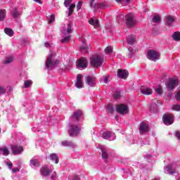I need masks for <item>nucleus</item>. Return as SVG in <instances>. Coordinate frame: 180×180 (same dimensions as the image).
Returning a JSON list of instances; mask_svg holds the SVG:
<instances>
[{"label": "nucleus", "mask_w": 180, "mask_h": 180, "mask_svg": "<svg viewBox=\"0 0 180 180\" xmlns=\"http://www.w3.org/2000/svg\"><path fill=\"white\" fill-rule=\"evenodd\" d=\"M57 64H58V60H56L54 53L51 51V49H50V54L45 62V70L52 71Z\"/></svg>", "instance_id": "1"}, {"label": "nucleus", "mask_w": 180, "mask_h": 180, "mask_svg": "<svg viewBox=\"0 0 180 180\" xmlns=\"http://www.w3.org/2000/svg\"><path fill=\"white\" fill-rule=\"evenodd\" d=\"M98 153L101 154L104 161H106V160L110 158V157H115V152L108 148H106L103 146H98Z\"/></svg>", "instance_id": "2"}, {"label": "nucleus", "mask_w": 180, "mask_h": 180, "mask_svg": "<svg viewBox=\"0 0 180 180\" xmlns=\"http://www.w3.org/2000/svg\"><path fill=\"white\" fill-rule=\"evenodd\" d=\"M79 131H81V125L79 123L76 124L74 123L69 124L68 134L70 137L78 136V134H79Z\"/></svg>", "instance_id": "3"}, {"label": "nucleus", "mask_w": 180, "mask_h": 180, "mask_svg": "<svg viewBox=\"0 0 180 180\" xmlns=\"http://www.w3.org/2000/svg\"><path fill=\"white\" fill-rule=\"evenodd\" d=\"M103 56L94 55L90 58V63L93 67H101L103 64Z\"/></svg>", "instance_id": "4"}, {"label": "nucleus", "mask_w": 180, "mask_h": 180, "mask_svg": "<svg viewBox=\"0 0 180 180\" xmlns=\"http://www.w3.org/2000/svg\"><path fill=\"white\" fill-rule=\"evenodd\" d=\"M70 120L72 122V123L75 122L77 123H80V122L84 120V112L81 110H75L73 112V115L71 116Z\"/></svg>", "instance_id": "5"}, {"label": "nucleus", "mask_w": 180, "mask_h": 180, "mask_svg": "<svg viewBox=\"0 0 180 180\" xmlns=\"http://www.w3.org/2000/svg\"><path fill=\"white\" fill-rule=\"evenodd\" d=\"M126 25L128 27H133L136 23V16L134 14L129 13L125 15Z\"/></svg>", "instance_id": "6"}, {"label": "nucleus", "mask_w": 180, "mask_h": 180, "mask_svg": "<svg viewBox=\"0 0 180 180\" xmlns=\"http://www.w3.org/2000/svg\"><path fill=\"white\" fill-rule=\"evenodd\" d=\"M147 58L150 60V61H157V60H160V53L157 52V51L150 49L147 52Z\"/></svg>", "instance_id": "7"}, {"label": "nucleus", "mask_w": 180, "mask_h": 180, "mask_svg": "<svg viewBox=\"0 0 180 180\" xmlns=\"http://www.w3.org/2000/svg\"><path fill=\"white\" fill-rule=\"evenodd\" d=\"M139 130L141 136H147L150 132V127H148V124H146V122H142L139 124Z\"/></svg>", "instance_id": "8"}, {"label": "nucleus", "mask_w": 180, "mask_h": 180, "mask_svg": "<svg viewBox=\"0 0 180 180\" xmlns=\"http://www.w3.org/2000/svg\"><path fill=\"white\" fill-rule=\"evenodd\" d=\"M162 120L164 124L166 126H171V124H174V116L171 114H165L162 116Z\"/></svg>", "instance_id": "9"}, {"label": "nucleus", "mask_w": 180, "mask_h": 180, "mask_svg": "<svg viewBox=\"0 0 180 180\" xmlns=\"http://www.w3.org/2000/svg\"><path fill=\"white\" fill-rule=\"evenodd\" d=\"M116 111L120 115H126L129 113V106L124 104H120L116 105Z\"/></svg>", "instance_id": "10"}, {"label": "nucleus", "mask_w": 180, "mask_h": 180, "mask_svg": "<svg viewBox=\"0 0 180 180\" xmlns=\"http://www.w3.org/2000/svg\"><path fill=\"white\" fill-rule=\"evenodd\" d=\"M40 172L42 176H49L53 172V168L51 166L44 165L41 168Z\"/></svg>", "instance_id": "11"}, {"label": "nucleus", "mask_w": 180, "mask_h": 180, "mask_svg": "<svg viewBox=\"0 0 180 180\" xmlns=\"http://www.w3.org/2000/svg\"><path fill=\"white\" fill-rule=\"evenodd\" d=\"M62 34L67 36V34H71L72 33V24L69 22L66 25H64L61 30Z\"/></svg>", "instance_id": "12"}, {"label": "nucleus", "mask_w": 180, "mask_h": 180, "mask_svg": "<svg viewBox=\"0 0 180 180\" xmlns=\"http://www.w3.org/2000/svg\"><path fill=\"white\" fill-rule=\"evenodd\" d=\"M175 168H176V163H172L165 167V172L169 175H172V174L176 172Z\"/></svg>", "instance_id": "13"}, {"label": "nucleus", "mask_w": 180, "mask_h": 180, "mask_svg": "<svg viewBox=\"0 0 180 180\" xmlns=\"http://www.w3.org/2000/svg\"><path fill=\"white\" fill-rule=\"evenodd\" d=\"M166 86L169 91H172L176 86H178V81L172 78L169 79L168 82L166 83Z\"/></svg>", "instance_id": "14"}, {"label": "nucleus", "mask_w": 180, "mask_h": 180, "mask_svg": "<svg viewBox=\"0 0 180 180\" xmlns=\"http://www.w3.org/2000/svg\"><path fill=\"white\" fill-rule=\"evenodd\" d=\"M103 139L105 140H109V141H113L116 139V134L110 131H105L102 134Z\"/></svg>", "instance_id": "15"}, {"label": "nucleus", "mask_w": 180, "mask_h": 180, "mask_svg": "<svg viewBox=\"0 0 180 180\" xmlns=\"http://www.w3.org/2000/svg\"><path fill=\"white\" fill-rule=\"evenodd\" d=\"M85 79H86V83L87 84V85H89V86H91V88H94V86L96 85V77L89 75L86 77Z\"/></svg>", "instance_id": "16"}, {"label": "nucleus", "mask_w": 180, "mask_h": 180, "mask_svg": "<svg viewBox=\"0 0 180 180\" xmlns=\"http://www.w3.org/2000/svg\"><path fill=\"white\" fill-rule=\"evenodd\" d=\"M88 65V60H86V58L82 57L80 59L77 61V68L79 69H85L86 68V65Z\"/></svg>", "instance_id": "17"}, {"label": "nucleus", "mask_w": 180, "mask_h": 180, "mask_svg": "<svg viewBox=\"0 0 180 180\" xmlns=\"http://www.w3.org/2000/svg\"><path fill=\"white\" fill-rule=\"evenodd\" d=\"M11 150L13 151V154L16 155L18 154H20V153L23 151V147H22L20 145L13 144L11 146Z\"/></svg>", "instance_id": "18"}, {"label": "nucleus", "mask_w": 180, "mask_h": 180, "mask_svg": "<svg viewBox=\"0 0 180 180\" xmlns=\"http://www.w3.org/2000/svg\"><path fill=\"white\" fill-rule=\"evenodd\" d=\"M141 93L143 95H152L153 89H151V87H149L148 86H141Z\"/></svg>", "instance_id": "19"}, {"label": "nucleus", "mask_w": 180, "mask_h": 180, "mask_svg": "<svg viewBox=\"0 0 180 180\" xmlns=\"http://www.w3.org/2000/svg\"><path fill=\"white\" fill-rule=\"evenodd\" d=\"M117 77L122 79H126L129 77V72L127 70L119 69L117 70Z\"/></svg>", "instance_id": "20"}, {"label": "nucleus", "mask_w": 180, "mask_h": 180, "mask_svg": "<svg viewBox=\"0 0 180 180\" xmlns=\"http://www.w3.org/2000/svg\"><path fill=\"white\" fill-rule=\"evenodd\" d=\"M82 75H78L76 78L75 87L78 89L84 88V82H82Z\"/></svg>", "instance_id": "21"}, {"label": "nucleus", "mask_w": 180, "mask_h": 180, "mask_svg": "<svg viewBox=\"0 0 180 180\" xmlns=\"http://www.w3.org/2000/svg\"><path fill=\"white\" fill-rule=\"evenodd\" d=\"M127 43L129 46H134L137 43V38L133 34L129 35L127 37Z\"/></svg>", "instance_id": "22"}, {"label": "nucleus", "mask_w": 180, "mask_h": 180, "mask_svg": "<svg viewBox=\"0 0 180 180\" xmlns=\"http://www.w3.org/2000/svg\"><path fill=\"white\" fill-rule=\"evenodd\" d=\"M174 22H175V17L172 15H167L166 17L165 23L167 26H173Z\"/></svg>", "instance_id": "23"}, {"label": "nucleus", "mask_w": 180, "mask_h": 180, "mask_svg": "<svg viewBox=\"0 0 180 180\" xmlns=\"http://www.w3.org/2000/svg\"><path fill=\"white\" fill-rule=\"evenodd\" d=\"M62 146L63 147H71L72 148H75V143L70 141H64L62 142Z\"/></svg>", "instance_id": "24"}, {"label": "nucleus", "mask_w": 180, "mask_h": 180, "mask_svg": "<svg viewBox=\"0 0 180 180\" xmlns=\"http://www.w3.org/2000/svg\"><path fill=\"white\" fill-rule=\"evenodd\" d=\"M51 161H54L55 164H58L60 159L58 158V155L57 153H52L49 155Z\"/></svg>", "instance_id": "25"}, {"label": "nucleus", "mask_w": 180, "mask_h": 180, "mask_svg": "<svg viewBox=\"0 0 180 180\" xmlns=\"http://www.w3.org/2000/svg\"><path fill=\"white\" fill-rule=\"evenodd\" d=\"M83 45L80 46V51H85L86 53H88V49H89V44L86 45V41L84 39L82 41Z\"/></svg>", "instance_id": "26"}, {"label": "nucleus", "mask_w": 180, "mask_h": 180, "mask_svg": "<svg viewBox=\"0 0 180 180\" xmlns=\"http://www.w3.org/2000/svg\"><path fill=\"white\" fill-rule=\"evenodd\" d=\"M11 16H13V18H14L15 19H17V18H19V16H20V13L17 8H13V11H11Z\"/></svg>", "instance_id": "27"}, {"label": "nucleus", "mask_w": 180, "mask_h": 180, "mask_svg": "<svg viewBox=\"0 0 180 180\" xmlns=\"http://www.w3.org/2000/svg\"><path fill=\"white\" fill-rule=\"evenodd\" d=\"M150 113H157L158 112V105L156 103H152L150 107Z\"/></svg>", "instance_id": "28"}, {"label": "nucleus", "mask_w": 180, "mask_h": 180, "mask_svg": "<svg viewBox=\"0 0 180 180\" xmlns=\"http://www.w3.org/2000/svg\"><path fill=\"white\" fill-rule=\"evenodd\" d=\"M30 166L32 168H37V167H40V164L39 163V160L37 159H32L30 160Z\"/></svg>", "instance_id": "29"}, {"label": "nucleus", "mask_w": 180, "mask_h": 180, "mask_svg": "<svg viewBox=\"0 0 180 180\" xmlns=\"http://www.w3.org/2000/svg\"><path fill=\"white\" fill-rule=\"evenodd\" d=\"M89 22L90 25L94 26V27H99V20L98 19L94 20V18H91L89 20Z\"/></svg>", "instance_id": "30"}, {"label": "nucleus", "mask_w": 180, "mask_h": 180, "mask_svg": "<svg viewBox=\"0 0 180 180\" xmlns=\"http://www.w3.org/2000/svg\"><path fill=\"white\" fill-rule=\"evenodd\" d=\"M4 33L6 34H7V36H9L10 37H12V36H13L14 34V32L12 29L9 28V27H6L4 29Z\"/></svg>", "instance_id": "31"}, {"label": "nucleus", "mask_w": 180, "mask_h": 180, "mask_svg": "<svg viewBox=\"0 0 180 180\" xmlns=\"http://www.w3.org/2000/svg\"><path fill=\"white\" fill-rule=\"evenodd\" d=\"M46 19L48 20V23L50 25L51 23H53L56 20V15L54 14H51L50 15H48L46 17Z\"/></svg>", "instance_id": "32"}, {"label": "nucleus", "mask_w": 180, "mask_h": 180, "mask_svg": "<svg viewBox=\"0 0 180 180\" xmlns=\"http://www.w3.org/2000/svg\"><path fill=\"white\" fill-rule=\"evenodd\" d=\"M172 39L175 41H179L180 40V32H174L172 36Z\"/></svg>", "instance_id": "33"}, {"label": "nucleus", "mask_w": 180, "mask_h": 180, "mask_svg": "<svg viewBox=\"0 0 180 180\" xmlns=\"http://www.w3.org/2000/svg\"><path fill=\"white\" fill-rule=\"evenodd\" d=\"M129 53H128V57L129 58H131L134 56V53H136V50H134L133 48H131L130 46H127Z\"/></svg>", "instance_id": "34"}, {"label": "nucleus", "mask_w": 180, "mask_h": 180, "mask_svg": "<svg viewBox=\"0 0 180 180\" xmlns=\"http://www.w3.org/2000/svg\"><path fill=\"white\" fill-rule=\"evenodd\" d=\"M89 5L90 8H93L95 10L98 9V4H96V1L95 0H90Z\"/></svg>", "instance_id": "35"}, {"label": "nucleus", "mask_w": 180, "mask_h": 180, "mask_svg": "<svg viewBox=\"0 0 180 180\" xmlns=\"http://www.w3.org/2000/svg\"><path fill=\"white\" fill-rule=\"evenodd\" d=\"M106 109L108 113H113L115 112V107L112 104H108L106 105Z\"/></svg>", "instance_id": "36"}, {"label": "nucleus", "mask_w": 180, "mask_h": 180, "mask_svg": "<svg viewBox=\"0 0 180 180\" xmlns=\"http://www.w3.org/2000/svg\"><path fill=\"white\" fill-rule=\"evenodd\" d=\"M75 8V4H71L68 8V16H71L74 12V8Z\"/></svg>", "instance_id": "37"}, {"label": "nucleus", "mask_w": 180, "mask_h": 180, "mask_svg": "<svg viewBox=\"0 0 180 180\" xmlns=\"http://www.w3.org/2000/svg\"><path fill=\"white\" fill-rule=\"evenodd\" d=\"M42 125L41 124H37L35 125V127L32 128V131H36L37 130L38 133H40L41 130L40 129H43L41 128Z\"/></svg>", "instance_id": "38"}, {"label": "nucleus", "mask_w": 180, "mask_h": 180, "mask_svg": "<svg viewBox=\"0 0 180 180\" xmlns=\"http://www.w3.org/2000/svg\"><path fill=\"white\" fill-rule=\"evenodd\" d=\"M70 38H71V35L63 37L62 39H60V43H63V44L68 43V41H70Z\"/></svg>", "instance_id": "39"}, {"label": "nucleus", "mask_w": 180, "mask_h": 180, "mask_svg": "<svg viewBox=\"0 0 180 180\" xmlns=\"http://www.w3.org/2000/svg\"><path fill=\"white\" fill-rule=\"evenodd\" d=\"M5 16H6V11L0 10V22H2L5 19Z\"/></svg>", "instance_id": "40"}, {"label": "nucleus", "mask_w": 180, "mask_h": 180, "mask_svg": "<svg viewBox=\"0 0 180 180\" xmlns=\"http://www.w3.org/2000/svg\"><path fill=\"white\" fill-rule=\"evenodd\" d=\"M12 61H13V57L9 56L4 60V64H11Z\"/></svg>", "instance_id": "41"}, {"label": "nucleus", "mask_w": 180, "mask_h": 180, "mask_svg": "<svg viewBox=\"0 0 180 180\" xmlns=\"http://www.w3.org/2000/svg\"><path fill=\"white\" fill-rule=\"evenodd\" d=\"M32 80H25L24 82V88H30V86L32 85Z\"/></svg>", "instance_id": "42"}, {"label": "nucleus", "mask_w": 180, "mask_h": 180, "mask_svg": "<svg viewBox=\"0 0 180 180\" xmlns=\"http://www.w3.org/2000/svg\"><path fill=\"white\" fill-rule=\"evenodd\" d=\"M98 8H100L101 9H105L108 8V4L106 2L98 4Z\"/></svg>", "instance_id": "43"}, {"label": "nucleus", "mask_w": 180, "mask_h": 180, "mask_svg": "<svg viewBox=\"0 0 180 180\" xmlns=\"http://www.w3.org/2000/svg\"><path fill=\"white\" fill-rule=\"evenodd\" d=\"M152 20L153 23H160V22H161V18L158 15H154Z\"/></svg>", "instance_id": "44"}, {"label": "nucleus", "mask_w": 180, "mask_h": 180, "mask_svg": "<svg viewBox=\"0 0 180 180\" xmlns=\"http://www.w3.org/2000/svg\"><path fill=\"white\" fill-rule=\"evenodd\" d=\"M155 92H156V94H158V95H159L160 96H161V95H162V87H161V86H159L155 89Z\"/></svg>", "instance_id": "45"}, {"label": "nucleus", "mask_w": 180, "mask_h": 180, "mask_svg": "<svg viewBox=\"0 0 180 180\" xmlns=\"http://www.w3.org/2000/svg\"><path fill=\"white\" fill-rule=\"evenodd\" d=\"M105 54H112V46H107L105 49Z\"/></svg>", "instance_id": "46"}, {"label": "nucleus", "mask_w": 180, "mask_h": 180, "mask_svg": "<svg viewBox=\"0 0 180 180\" xmlns=\"http://www.w3.org/2000/svg\"><path fill=\"white\" fill-rule=\"evenodd\" d=\"M6 89L4 86H0V95H5Z\"/></svg>", "instance_id": "47"}, {"label": "nucleus", "mask_w": 180, "mask_h": 180, "mask_svg": "<svg viewBox=\"0 0 180 180\" xmlns=\"http://www.w3.org/2000/svg\"><path fill=\"white\" fill-rule=\"evenodd\" d=\"M6 165H7L8 167V169H12V168L13 167V164H12L11 162H8V161H5L4 162Z\"/></svg>", "instance_id": "48"}, {"label": "nucleus", "mask_w": 180, "mask_h": 180, "mask_svg": "<svg viewBox=\"0 0 180 180\" xmlns=\"http://www.w3.org/2000/svg\"><path fill=\"white\" fill-rule=\"evenodd\" d=\"M173 110H176V112H180V105H174L172 107Z\"/></svg>", "instance_id": "49"}, {"label": "nucleus", "mask_w": 180, "mask_h": 180, "mask_svg": "<svg viewBox=\"0 0 180 180\" xmlns=\"http://www.w3.org/2000/svg\"><path fill=\"white\" fill-rule=\"evenodd\" d=\"M58 178V176H57V173H56V172H55L51 175V180H57Z\"/></svg>", "instance_id": "50"}, {"label": "nucleus", "mask_w": 180, "mask_h": 180, "mask_svg": "<svg viewBox=\"0 0 180 180\" xmlns=\"http://www.w3.org/2000/svg\"><path fill=\"white\" fill-rule=\"evenodd\" d=\"M71 2H72V0H65L64 1V5L65 8H68V6L70 5V4H71Z\"/></svg>", "instance_id": "51"}, {"label": "nucleus", "mask_w": 180, "mask_h": 180, "mask_svg": "<svg viewBox=\"0 0 180 180\" xmlns=\"http://www.w3.org/2000/svg\"><path fill=\"white\" fill-rule=\"evenodd\" d=\"M82 8V1H79L77 5V10L79 11Z\"/></svg>", "instance_id": "52"}, {"label": "nucleus", "mask_w": 180, "mask_h": 180, "mask_svg": "<svg viewBox=\"0 0 180 180\" xmlns=\"http://www.w3.org/2000/svg\"><path fill=\"white\" fill-rule=\"evenodd\" d=\"M116 2H120L121 4H129L130 2V0H115Z\"/></svg>", "instance_id": "53"}, {"label": "nucleus", "mask_w": 180, "mask_h": 180, "mask_svg": "<svg viewBox=\"0 0 180 180\" xmlns=\"http://www.w3.org/2000/svg\"><path fill=\"white\" fill-rule=\"evenodd\" d=\"M114 98H115V99H117V98H120V91H115V93L114 94Z\"/></svg>", "instance_id": "54"}, {"label": "nucleus", "mask_w": 180, "mask_h": 180, "mask_svg": "<svg viewBox=\"0 0 180 180\" xmlns=\"http://www.w3.org/2000/svg\"><path fill=\"white\" fill-rule=\"evenodd\" d=\"M117 19L119 23H120L122 22V20H120V19H124V15H120L117 16Z\"/></svg>", "instance_id": "55"}, {"label": "nucleus", "mask_w": 180, "mask_h": 180, "mask_svg": "<svg viewBox=\"0 0 180 180\" xmlns=\"http://www.w3.org/2000/svg\"><path fill=\"white\" fill-rule=\"evenodd\" d=\"M175 98H176V101H180V91H179L176 93V96H175Z\"/></svg>", "instance_id": "56"}, {"label": "nucleus", "mask_w": 180, "mask_h": 180, "mask_svg": "<svg viewBox=\"0 0 180 180\" xmlns=\"http://www.w3.org/2000/svg\"><path fill=\"white\" fill-rule=\"evenodd\" d=\"M175 136H176V139H178V140H180V132H179V131H176Z\"/></svg>", "instance_id": "57"}, {"label": "nucleus", "mask_w": 180, "mask_h": 180, "mask_svg": "<svg viewBox=\"0 0 180 180\" xmlns=\"http://www.w3.org/2000/svg\"><path fill=\"white\" fill-rule=\"evenodd\" d=\"M12 172L13 174H15L16 172H19V168L15 167V168L12 169Z\"/></svg>", "instance_id": "58"}, {"label": "nucleus", "mask_w": 180, "mask_h": 180, "mask_svg": "<svg viewBox=\"0 0 180 180\" xmlns=\"http://www.w3.org/2000/svg\"><path fill=\"white\" fill-rule=\"evenodd\" d=\"M149 145L150 144V141H147L146 142H144V141H142V142H141V146H143V145Z\"/></svg>", "instance_id": "59"}, {"label": "nucleus", "mask_w": 180, "mask_h": 180, "mask_svg": "<svg viewBox=\"0 0 180 180\" xmlns=\"http://www.w3.org/2000/svg\"><path fill=\"white\" fill-rule=\"evenodd\" d=\"M145 158H146V160H151V158H153V155H151L150 154H148V155H147L145 157Z\"/></svg>", "instance_id": "60"}, {"label": "nucleus", "mask_w": 180, "mask_h": 180, "mask_svg": "<svg viewBox=\"0 0 180 180\" xmlns=\"http://www.w3.org/2000/svg\"><path fill=\"white\" fill-rule=\"evenodd\" d=\"M108 79H109V76H105V77H104V83L105 84H108Z\"/></svg>", "instance_id": "61"}, {"label": "nucleus", "mask_w": 180, "mask_h": 180, "mask_svg": "<svg viewBox=\"0 0 180 180\" xmlns=\"http://www.w3.org/2000/svg\"><path fill=\"white\" fill-rule=\"evenodd\" d=\"M45 47L49 48V47H51V44H49V42H45Z\"/></svg>", "instance_id": "62"}, {"label": "nucleus", "mask_w": 180, "mask_h": 180, "mask_svg": "<svg viewBox=\"0 0 180 180\" xmlns=\"http://www.w3.org/2000/svg\"><path fill=\"white\" fill-rule=\"evenodd\" d=\"M72 180H81V179L79 178V176H73V179Z\"/></svg>", "instance_id": "63"}, {"label": "nucleus", "mask_w": 180, "mask_h": 180, "mask_svg": "<svg viewBox=\"0 0 180 180\" xmlns=\"http://www.w3.org/2000/svg\"><path fill=\"white\" fill-rule=\"evenodd\" d=\"M34 2H37V4H41V1L40 0H34Z\"/></svg>", "instance_id": "64"}]
</instances>
